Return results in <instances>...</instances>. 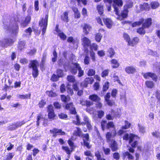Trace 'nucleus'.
<instances>
[{"label":"nucleus","mask_w":160,"mask_h":160,"mask_svg":"<svg viewBox=\"0 0 160 160\" xmlns=\"http://www.w3.org/2000/svg\"><path fill=\"white\" fill-rule=\"evenodd\" d=\"M138 138V136L132 134H128L126 133L123 136V140H129V143L132 148H135L138 143L136 140Z\"/></svg>","instance_id":"obj_1"},{"label":"nucleus","mask_w":160,"mask_h":160,"mask_svg":"<svg viewBox=\"0 0 160 160\" xmlns=\"http://www.w3.org/2000/svg\"><path fill=\"white\" fill-rule=\"evenodd\" d=\"M38 64V61L36 60H32L29 64L28 67L32 69V75L34 78H37L38 75V70L37 67Z\"/></svg>","instance_id":"obj_2"},{"label":"nucleus","mask_w":160,"mask_h":160,"mask_svg":"<svg viewBox=\"0 0 160 160\" xmlns=\"http://www.w3.org/2000/svg\"><path fill=\"white\" fill-rule=\"evenodd\" d=\"M105 2H108L109 5L111 4L112 1L113 4L112 6L114 9L115 13L116 15L118 14V7H121L123 4L122 0H104Z\"/></svg>","instance_id":"obj_3"},{"label":"nucleus","mask_w":160,"mask_h":160,"mask_svg":"<svg viewBox=\"0 0 160 160\" xmlns=\"http://www.w3.org/2000/svg\"><path fill=\"white\" fill-rule=\"evenodd\" d=\"M101 125L102 129L104 130L105 129H109L110 128H112L114 131L113 132V135L115 136L116 134V132L115 130V126L112 122H107V121L106 120L102 121L101 123Z\"/></svg>","instance_id":"obj_4"},{"label":"nucleus","mask_w":160,"mask_h":160,"mask_svg":"<svg viewBox=\"0 0 160 160\" xmlns=\"http://www.w3.org/2000/svg\"><path fill=\"white\" fill-rule=\"evenodd\" d=\"M48 15L47 14L45 15L44 18H42L40 21L39 25L41 27H42V34L44 35L46 32L47 27L48 24Z\"/></svg>","instance_id":"obj_5"},{"label":"nucleus","mask_w":160,"mask_h":160,"mask_svg":"<svg viewBox=\"0 0 160 160\" xmlns=\"http://www.w3.org/2000/svg\"><path fill=\"white\" fill-rule=\"evenodd\" d=\"M14 41L10 38H4L0 41V46L3 48L10 45Z\"/></svg>","instance_id":"obj_6"},{"label":"nucleus","mask_w":160,"mask_h":160,"mask_svg":"<svg viewBox=\"0 0 160 160\" xmlns=\"http://www.w3.org/2000/svg\"><path fill=\"white\" fill-rule=\"evenodd\" d=\"M82 41V45L85 49V52H88V48L89 47L91 43L90 40L87 38L84 37L81 39Z\"/></svg>","instance_id":"obj_7"},{"label":"nucleus","mask_w":160,"mask_h":160,"mask_svg":"<svg viewBox=\"0 0 160 160\" xmlns=\"http://www.w3.org/2000/svg\"><path fill=\"white\" fill-rule=\"evenodd\" d=\"M50 132L53 134L52 136L55 138L58 135H63L66 134L65 132L62 131L61 129H58L56 128H54L52 130H50Z\"/></svg>","instance_id":"obj_8"},{"label":"nucleus","mask_w":160,"mask_h":160,"mask_svg":"<svg viewBox=\"0 0 160 160\" xmlns=\"http://www.w3.org/2000/svg\"><path fill=\"white\" fill-rule=\"evenodd\" d=\"M118 11L119 10H118ZM128 10L127 8H125L123 11H122L120 14L119 15V11H118V17L117 19L120 20H123L124 18L127 17Z\"/></svg>","instance_id":"obj_9"},{"label":"nucleus","mask_w":160,"mask_h":160,"mask_svg":"<svg viewBox=\"0 0 160 160\" xmlns=\"http://www.w3.org/2000/svg\"><path fill=\"white\" fill-rule=\"evenodd\" d=\"M143 76L146 79H148L149 77L152 78V79L156 82L157 81L158 77L154 73L151 72H147L143 74Z\"/></svg>","instance_id":"obj_10"},{"label":"nucleus","mask_w":160,"mask_h":160,"mask_svg":"<svg viewBox=\"0 0 160 160\" xmlns=\"http://www.w3.org/2000/svg\"><path fill=\"white\" fill-rule=\"evenodd\" d=\"M109 147L113 152L116 151L118 149V145L116 142L112 140L109 143Z\"/></svg>","instance_id":"obj_11"},{"label":"nucleus","mask_w":160,"mask_h":160,"mask_svg":"<svg viewBox=\"0 0 160 160\" xmlns=\"http://www.w3.org/2000/svg\"><path fill=\"white\" fill-rule=\"evenodd\" d=\"M101 18L103 19V22L107 27L109 28H111L112 24V21L109 18H104L102 17Z\"/></svg>","instance_id":"obj_12"},{"label":"nucleus","mask_w":160,"mask_h":160,"mask_svg":"<svg viewBox=\"0 0 160 160\" xmlns=\"http://www.w3.org/2000/svg\"><path fill=\"white\" fill-rule=\"evenodd\" d=\"M66 108L67 109H69L71 112L73 114H75L76 113L75 108L73 107L72 103H70L66 104Z\"/></svg>","instance_id":"obj_13"},{"label":"nucleus","mask_w":160,"mask_h":160,"mask_svg":"<svg viewBox=\"0 0 160 160\" xmlns=\"http://www.w3.org/2000/svg\"><path fill=\"white\" fill-rule=\"evenodd\" d=\"M152 24L151 18H148L145 19V22L142 24V27L144 28H148Z\"/></svg>","instance_id":"obj_14"},{"label":"nucleus","mask_w":160,"mask_h":160,"mask_svg":"<svg viewBox=\"0 0 160 160\" xmlns=\"http://www.w3.org/2000/svg\"><path fill=\"white\" fill-rule=\"evenodd\" d=\"M89 98L91 101L96 102H99L101 99L96 94L90 95Z\"/></svg>","instance_id":"obj_15"},{"label":"nucleus","mask_w":160,"mask_h":160,"mask_svg":"<svg viewBox=\"0 0 160 160\" xmlns=\"http://www.w3.org/2000/svg\"><path fill=\"white\" fill-rule=\"evenodd\" d=\"M139 41V39L138 37H135L128 42V45L132 47L135 46L137 44Z\"/></svg>","instance_id":"obj_16"},{"label":"nucleus","mask_w":160,"mask_h":160,"mask_svg":"<svg viewBox=\"0 0 160 160\" xmlns=\"http://www.w3.org/2000/svg\"><path fill=\"white\" fill-rule=\"evenodd\" d=\"M80 66L79 64L77 63H73V66L72 67L71 69V71L72 73L75 74L77 72L78 70V67Z\"/></svg>","instance_id":"obj_17"},{"label":"nucleus","mask_w":160,"mask_h":160,"mask_svg":"<svg viewBox=\"0 0 160 160\" xmlns=\"http://www.w3.org/2000/svg\"><path fill=\"white\" fill-rule=\"evenodd\" d=\"M91 29V27L90 25L87 24H85L83 27V32L86 35L88 34Z\"/></svg>","instance_id":"obj_18"},{"label":"nucleus","mask_w":160,"mask_h":160,"mask_svg":"<svg viewBox=\"0 0 160 160\" xmlns=\"http://www.w3.org/2000/svg\"><path fill=\"white\" fill-rule=\"evenodd\" d=\"M10 31L13 34L16 35L18 31V26L17 22L15 23L14 25L11 28Z\"/></svg>","instance_id":"obj_19"},{"label":"nucleus","mask_w":160,"mask_h":160,"mask_svg":"<svg viewBox=\"0 0 160 160\" xmlns=\"http://www.w3.org/2000/svg\"><path fill=\"white\" fill-rule=\"evenodd\" d=\"M125 71L128 74L133 73L136 71L135 68L132 66L126 67L125 68Z\"/></svg>","instance_id":"obj_20"},{"label":"nucleus","mask_w":160,"mask_h":160,"mask_svg":"<svg viewBox=\"0 0 160 160\" xmlns=\"http://www.w3.org/2000/svg\"><path fill=\"white\" fill-rule=\"evenodd\" d=\"M31 18L29 16H27L24 21H22L21 23V25L22 27H25L29 22L31 20Z\"/></svg>","instance_id":"obj_21"},{"label":"nucleus","mask_w":160,"mask_h":160,"mask_svg":"<svg viewBox=\"0 0 160 160\" xmlns=\"http://www.w3.org/2000/svg\"><path fill=\"white\" fill-rule=\"evenodd\" d=\"M68 12H64L63 14L61 16L62 20L64 22H68Z\"/></svg>","instance_id":"obj_22"},{"label":"nucleus","mask_w":160,"mask_h":160,"mask_svg":"<svg viewBox=\"0 0 160 160\" xmlns=\"http://www.w3.org/2000/svg\"><path fill=\"white\" fill-rule=\"evenodd\" d=\"M77 130L74 132V134L75 136L79 137L82 136L83 135L82 131L80 128L78 127H76Z\"/></svg>","instance_id":"obj_23"},{"label":"nucleus","mask_w":160,"mask_h":160,"mask_svg":"<svg viewBox=\"0 0 160 160\" xmlns=\"http://www.w3.org/2000/svg\"><path fill=\"white\" fill-rule=\"evenodd\" d=\"M144 21V19L142 18L139 20L138 21L132 24V26L133 27H136L141 24Z\"/></svg>","instance_id":"obj_24"},{"label":"nucleus","mask_w":160,"mask_h":160,"mask_svg":"<svg viewBox=\"0 0 160 160\" xmlns=\"http://www.w3.org/2000/svg\"><path fill=\"white\" fill-rule=\"evenodd\" d=\"M97 9L98 10V13L101 15L102 16V17L103 16V6L101 4L98 5L97 6Z\"/></svg>","instance_id":"obj_25"},{"label":"nucleus","mask_w":160,"mask_h":160,"mask_svg":"<svg viewBox=\"0 0 160 160\" xmlns=\"http://www.w3.org/2000/svg\"><path fill=\"white\" fill-rule=\"evenodd\" d=\"M111 62L112 64H113V65L112 66L113 68H117L119 66V63L116 59H112L111 60Z\"/></svg>","instance_id":"obj_26"},{"label":"nucleus","mask_w":160,"mask_h":160,"mask_svg":"<svg viewBox=\"0 0 160 160\" xmlns=\"http://www.w3.org/2000/svg\"><path fill=\"white\" fill-rule=\"evenodd\" d=\"M14 154L13 153H9L4 158L3 160H11L12 159Z\"/></svg>","instance_id":"obj_27"},{"label":"nucleus","mask_w":160,"mask_h":160,"mask_svg":"<svg viewBox=\"0 0 160 160\" xmlns=\"http://www.w3.org/2000/svg\"><path fill=\"white\" fill-rule=\"evenodd\" d=\"M25 42L24 41H20L18 43V49L21 50L24 48Z\"/></svg>","instance_id":"obj_28"},{"label":"nucleus","mask_w":160,"mask_h":160,"mask_svg":"<svg viewBox=\"0 0 160 160\" xmlns=\"http://www.w3.org/2000/svg\"><path fill=\"white\" fill-rule=\"evenodd\" d=\"M145 84L147 87L149 88H152L154 86V84L153 82L150 81H148L146 82Z\"/></svg>","instance_id":"obj_29"},{"label":"nucleus","mask_w":160,"mask_h":160,"mask_svg":"<svg viewBox=\"0 0 160 160\" xmlns=\"http://www.w3.org/2000/svg\"><path fill=\"white\" fill-rule=\"evenodd\" d=\"M139 132L142 134H144L146 132V130L145 127L142 125L138 124V125Z\"/></svg>","instance_id":"obj_30"},{"label":"nucleus","mask_w":160,"mask_h":160,"mask_svg":"<svg viewBox=\"0 0 160 160\" xmlns=\"http://www.w3.org/2000/svg\"><path fill=\"white\" fill-rule=\"evenodd\" d=\"M108 55L110 58L112 57L114 55L115 52L112 48H110L107 51Z\"/></svg>","instance_id":"obj_31"},{"label":"nucleus","mask_w":160,"mask_h":160,"mask_svg":"<svg viewBox=\"0 0 160 160\" xmlns=\"http://www.w3.org/2000/svg\"><path fill=\"white\" fill-rule=\"evenodd\" d=\"M56 73L58 76L60 78L62 77L63 76V73L62 70L58 69L56 71Z\"/></svg>","instance_id":"obj_32"},{"label":"nucleus","mask_w":160,"mask_h":160,"mask_svg":"<svg viewBox=\"0 0 160 160\" xmlns=\"http://www.w3.org/2000/svg\"><path fill=\"white\" fill-rule=\"evenodd\" d=\"M67 79L68 81L70 82L74 83L75 82V79L74 76L69 75L67 76Z\"/></svg>","instance_id":"obj_33"},{"label":"nucleus","mask_w":160,"mask_h":160,"mask_svg":"<svg viewBox=\"0 0 160 160\" xmlns=\"http://www.w3.org/2000/svg\"><path fill=\"white\" fill-rule=\"evenodd\" d=\"M31 96V94H29L28 95H18L17 97L21 99H27L28 98H30Z\"/></svg>","instance_id":"obj_34"},{"label":"nucleus","mask_w":160,"mask_h":160,"mask_svg":"<svg viewBox=\"0 0 160 160\" xmlns=\"http://www.w3.org/2000/svg\"><path fill=\"white\" fill-rule=\"evenodd\" d=\"M151 5L152 8L153 9H155L159 6V3L157 2H151Z\"/></svg>","instance_id":"obj_35"},{"label":"nucleus","mask_w":160,"mask_h":160,"mask_svg":"<svg viewBox=\"0 0 160 160\" xmlns=\"http://www.w3.org/2000/svg\"><path fill=\"white\" fill-rule=\"evenodd\" d=\"M48 116L49 119L53 120L55 119L56 115L55 114L54 112H48Z\"/></svg>","instance_id":"obj_36"},{"label":"nucleus","mask_w":160,"mask_h":160,"mask_svg":"<svg viewBox=\"0 0 160 160\" xmlns=\"http://www.w3.org/2000/svg\"><path fill=\"white\" fill-rule=\"evenodd\" d=\"M58 35L63 40H65L66 39L67 36L61 31L58 33Z\"/></svg>","instance_id":"obj_37"},{"label":"nucleus","mask_w":160,"mask_h":160,"mask_svg":"<svg viewBox=\"0 0 160 160\" xmlns=\"http://www.w3.org/2000/svg\"><path fill=\"white\" fill-rule=\"evenodd\" d=\"M85 80L88 84H92L94 81V80L92 77L87 78Z\"/></svg>","instance_id":"obj_38"},{"label":"nucleus","mask_w":160,"mask_h":160,"mask_svg":"<svg viewBox=\"0 0 160 160\" xmlns=\"http://www.w3.org/2000/svg\"><path fill=\"white\" fill-rule=\"evenodd\" d=\"M123 37L124 40H125L126 42H128H128H130V41L131 40L130 36L128 34L126 33H124Z\"/></svg>","instance_id":"obj_39"},{"label":"nucleus","mask_w":160,"mask_h":160,"mask_svg":"<svg viewBox=\"0 0 160 160\" xmlns=\"http://www.w3.org/2000/svg\"><path fill=\"white\" fill-rule=\"evenodd\" d=\"M102 38V36L101 34L100 33H98L96 35L95 39L97 42H99Z\"/></svg>","instance_id":"obj_40"},{"label":"nucleus","mask_w":160,"mask_h":160,"mask_svg":"<svg viewBox=\"0 0 160 160\" xmlns=\"http://www.w3.org/2000/svg\"><path fill=\"white\" fill-rule=\"evenodd\" d=\"M78 76L79 77H81L83 75L84 71L81 69V68L80 66H78Z\"/></svg>","instance_id":"obj_41"},{"label":"nucleus","mask_w":160,"mask_h":160,"mask_svg":"<svg viewBox=\"0 0 160 160\" xmlns=\"http://www.w3.org/2000/svg\"><path fill=\"white\" fill-rule=\"evenodd\" d=\"M59 78L58 77L57 75L55 74H52V77L51 78V80L53 82H56L58 80Z\"/></svg>","instance_id":"obj_42"},{"label":"nucleus","mask_w":160,"mask_h":160,"mask_svg":"<svg viewBox=\"0 0 160 160\" xmlns=\"http://www.w3.org/2000/svg\"><path fill=\"white\" fill-rule=\"evenodd\" d=\"M46 93V94L52 97H55L57 96V95L56 93L53 92L51 91H47Z\"/></svg>","instance_id":"obj_43"},{"label":"nucleus","mask_w":160,"mask_h":160,"mask_svg":"<svg viewBox=\"0 0 160 160\" xmlns=\"http://www.w3.org/2000/svg\"><path fill=\"white\" fill-rule=\"evenodd\" d=\"M112 135L113 137H114L113 135V134L111 133L110 132H108L106 134V136L108 142H109L110 138Z\"/></svg>","instance_id":"obj_44"},{"label":"nucleus","mask_w":160,"mask_h":160,"mask_svg":"<svg viewBox=\"0 0 160 160\" xmlns=\"http://www.w3.org/2000/svg\"><path fill=\"white\" fill-rule=\"evenodd\" d=\"M124 156H127L128 158L129 159H132L134 158V157L129 152L127 151L125 152L123 154Z\"/></svg>","instance_id":"obj_45"},{"label":"nucleus","mask_w":160,"mask_h":160,"mask_svg":"<svg viewBox=\"0 0 160 160\" xmlns=\"http://www.w3.org/2000/svg\"><path fill=\"white\" fill-rule=\"evenodd\" d=\"M144 28L142 26V27L139 28L137 30V32L140 34H144L145 33V31Z\"/></svg>","instance_id":"obj_46"},{"label":"nucleus","mask_w":160,"mask_h":160,"mask_svg":"<svg viewBox=\"0 0 160 160\" xmlns=\"http://www.w3.org/2000/svg\"><path fill=\"white\" fill-rule=\"evenodd\" d=\"M90 58L87 54H86L84 60V62L85 64L88 65L90 62Z\"/></svg>","instance_id":"obj_47"},{"label":"nucleus","mask_w":160,"mask_h":160,"mask_svg":"<svg viewBox=\"0 0 160 160\" xmlns=\"http://www.w3.org/2000/svg\"><path fill=\"white\" fill-rule=\"evenodd\" d=\"M140 7L142 8V10L148 9L149 8V5L147 3H144L143 5H140Z\"/></svg>","instance_id":"obj_48"},{"label":"nucleus","mask_w":160,"mask_h":160,"mask_svg":"<svg viewBox=\"0 0 160 160\" xmlns=\"http://www.w3.org/2000/svg\"><path fill=\"white\" fill-rule=\"evenodd\" d=\"M102 150L105 155H108L110 154L111 150L109 148H105V147H103L102 148Z\"/></svg>","instance_id":"obj_49"},{"label":"nucleus","mask_w":160,"mask_h":160,"mask_svg":"<svg viewBox=\"0 0 160 160\" xmlns=\"http://www.w3.org/2000/svg\"><path fill=\"white\" fill-rule=\"evenodd\" d=\"M98 46L97 44L93 43L90 46V48L91 49V51L93 50V49L96 51L98 49Z\"/></svg>","instance_id":"obj_50"},{"label":"nucleus","mask_w":160,"mask_h":160,"mask_svg":"<svg viewBox=\"0 0 160 160\" xmlns=\"http://www.w3.org/2000/svg\"><path fill=\"white\" fill-rule=\"evenodd\" d=\"M95 73V70L93 69H90L88 71L87 74L89 76L94 75Z\"/></svg>","instance_id":"obj_51"},{"label":"nucleus","mask_w":160,"mask_h":160,"mask_svg":"<svg viewBox=\"0 0 160 160\" xmlns=\"http://www.w3.org/2000/svg\"><path fill=\"white\" fill-rule=\"evenodd\" d=\"M90 141H85L84 140L83 142V145L86 146L88 149H90L91 148L92 145L90 144Z\"/></svg>","instance_id":"obj_52"},{"label":"nucleus","mask_w":160,"mask_h":160,"mask_svg":"<svg viewBox=\"0 0 160 160\" xmlns=\"http://www.w3.org/2000/svg\"><path fill=\"white\" fill-rule=\"evenodd\" d=\"M125 125L122 127V129H126L129 128L131 126V123L127 121H125Z\"/></svg>","instance_id":"obj_53"},{"label":"nucleus","mask_w":160,"mask_h":160,"mask_svg":"<svg viewBox=\"0 0 160 160\" xmlns=\"http://www.w3.org/2000/svg\"><path fill=\"white\" fill-rule=\"evenodd\" d=\"M82 136H83V142L84 140L85 141H90L89 135L88 134L86 133L83 134Z\"/></svg>","instance_id":"obj_54"},{"label":"nucleus","mask_w":160,"mask_h":160,"mask_svg":"<svg viewBox=\"0 0 160 160\" xmlns=\"http://www.w3.org/2000/svg\"><path fill=\"white\" fill-rule=\"evenodd\" d=\"M62 148L63 150H65L67 154H70L71 152H72V150L70 151L69 148L68 147L62 146Z\"/></svg>","instance_id":"obj_55"},{"label":"nucleus","mask_w":160,"mask_h":160,"mask_svg":"<svg viewBox=\"0 0 160 160\" xmlns=\"http://www.w3.org/2000/svg\"><path fill=\"white\" fill-rule=\"evenodd\" d=\"M109 83L108 82H107L105 83L103 85L102 88L103 91H106L109 88Z\"/></svg>","instance_id":"obj_56"},{"label":"nucleus","mask_w":160,"mask_h":160,"mask_svg":"<svg viewBox=\"0 0 160 160\" xmlns=\"http://www.w3.org/2000/svg\"><path fill=\"white\" fill-rule=\"evenodd\" d=\"M104 114V112L102 110H99L98 111V116L99 118H101Z\"/></svg>","instance_id":"obj_57"},{"label":"nucleus","mask_w":160,"mask_h":160,"mask_svg":"<svg viewBox=\"0 0 160 160\" xmlns=\"http://www.w3.org/2000/svg\"><path fill=\"white\" fill-rule=\"evenodd\" d=\"M46 102L43 100H42L39 102L38 105L40 108H43L46 104Z\"/></svg>","instance_id":"obj_58"},{"label":"nucleus","mask_w":160,"mask_h":160,"mask_svg":"<svg viewBox=\"0 0 160 160\" xmlns=\"http://www.w3.org/2000/svg\"><path fill=\"white\" fill-rule=\"evenodd\" d=\"M152 134L153 136L156 138H158L160 137V133L156 131H154L152 132Z\"/></svg>","instance_id":"obj_59"},{"label":"nucleus","mask_w":160,"mask_h":160,"mask_svg":"<svg viewBox=\"0 0 160 160\" xmlns=\"http://www.w3.org/2000/svg\"><path fill=\"white\" fill-rule=\"evenodd\" d=\"M61 100L62 101L66 102L68 101L70 99V97H67L64 95H62L61 96Z\"/></svg>","instance_id":"obj_60"},{"label":"nucleus","mask_w":160,"mask_h":160,"mask_svg":"<svg viewBox=\"0 0 160 160\" xmlns=\"http://www.w3.org/2000/svg\"><path fill=\"white\" fill-rule=\"evenodd\" d=\"M106 117L108 120H112L114 118V116L112 115V114H108L106 115Z\"/></svg>","instance_id":"obj_61"},{"label":"nucleus","mask_w":160,"mask_h":160,"mask_svg":"<svg viewBox=\"0 0 160 160\" xmlns=\"http://www.w3.org/2000/svg\"><path fill=\"white\" fill-rule=\"evenodd\" d=\"M95 156L97 157V160H100L102 158L99 152L98 151L96 152L95 153Z\"/></svg>","instance_id":"obj_62"},{"label":"nucleus","mask_w":160,"mask_h":160,"mask_svg":"<svg viewBox=\"0 0 160 160\" xmlns=\"http://www.w3.org/2000/svg\"><path fill=\"white\" fill-rule=\"evenodd\" d=\"M113 157L114 159L117 160H118L120 158V155L118 152H115L113 153Z\"/></svg>","instance_id":"obj_63"},{"label":"nucleus","mask_w":160,"mask_h":160,"mask_svg":"<svg viewBox=\"0 0 160 160\" xmlns=\"http://www.w3.org/2000/svg\"><path fill=\"white\" fill-rule=\"evenodd\" d=\"M24 122H16L15 124V127L16 128H18L21 127L22 125L24 124Z\"/></svg>","instance_id":"obj_64"}]
</instances>
